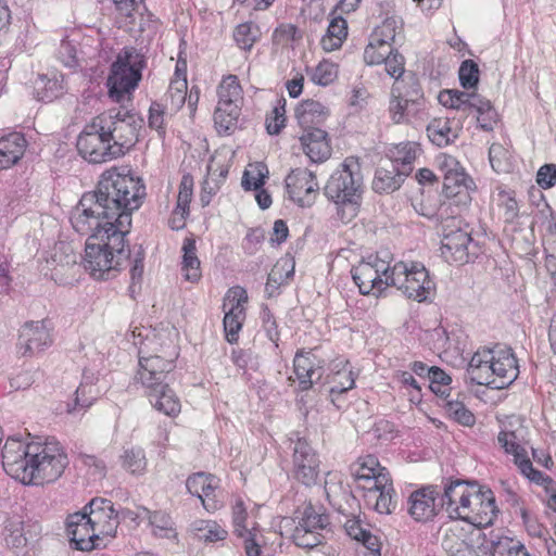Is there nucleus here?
Segmentation results:
<instances>
[{"mask_svg": "<svg viewBox=\"0 0 556 556\" xmlns=\"http://www.w3.org/2000/svg\"><path fill=\"white\" fill-rule=\"evenodd\" d=\"M144 195L141 178L131 175L128 167H111L103 172L96 190L83 194L71 213V224L78 233L111 225L129 230L131 214Z\"/></svg>", "mask_w": 556, "mask_h": 556, "instance_id": "obj_1", "label": "nucleus"}, {"mask_svg": "<svg viewBox=\"0 0 556 556\" xmlns=\"http://www.w3.org/2000/svg\"><path fill=\"white\" fill-rule=\"evenodd\" d=\"M144 195L141 178L131 175L128 167H111L103 172L96 190L83 194L71 213V224L78 233L111 225L129 230L131 214Z\"/></svg>", "mask_w": 556, "mask_h": 556, "instance_id": "obj_2", "label": "nucleus"}, {"mask_svg": "<svg viewBox=\"0 0 556 556\" xmlns=\"http://www.w3.org/2000/svg\"><path fill=\"white\" fill-rule=\"evenodd\" d=\"M1 457L4 471L27 485L54 482L68 465L67 454L54 440L24 442L10 438L1 450Z\"/></svg>", "mask_w": 556, "mask_h": 556, "instance_id": "obj_3", "label": "nucleus"}, {"mask_svg": "<svg viewBox=\"0 0 556 556\" xmlns=\"http://www.w3.org/2000/svg\"><path fill=\"white\" fill-rule=\"evenodd\" d=\"M129 232L118 226H100L90 230L86 240L84 266L96 279H110L126 264L129 250L125 237Z\"/></svg>", "mask_w": 556, "mask_h": 556, "instance_id": "obj_4", "label": "nucleus"}, {"mask_svg": "<svg viewBox=\"0 0 556 556\" xmlns=\"http://www.w3.org/2000/svg\"><path fill=\"white\" fill-rule=\"evenodd\" d=\"M350 472L363 491L365 503L379 514H391L396 507L395 491L390 472L374 455L359 457L350 466Z\"/></svg>", "mask_w": 556, "mask_h": 556, "instance_id": "obj_5", "label": "nucleus"}, {"mask_svg": "<svg viewBox=\"0 0 556 556\" xmlns=\"http://www.w3.org/2000/svg\"><path fill=\"white\" fill-rule=\"evenodd\" d=\"M363 191L364 179L361 164L354 156H349L343 161L331 174L324 188L328 200L337 205L349 207L350 218L356 215Z\"/></svg>", "mask_w": 556, "mask_h": 556, "instance_id": "obj_6", "label": "nucleus"}, {"mask_svg": "<svg viewBox=\"0 0 556 556\" xmlns=\"http://www.w3.org/2000/svg\"><path fill=\"white\" fill-rule=\"evenodd\" d=\"M144 67V56L135 48H124L111 65L108 77L109 96L124 101L138 86Z\"/></svg>", "mask_w": 556, "mask_h": 556, "instance_id": "obj_7", "label": "nucleus"}, {"mask_svg": "<svg viewBox=\"0 0 556 556\" xmlns=\"http://www.w3.org/2000/svg\"><path fill=\"white\" fill-rule=\"evenodd\" d=\"M152 340L147 339L139 349V368L136 374V381L140 382L147 390L154 391L167 384L168 375L175 368V361L178 352L174 345L166 350H157L150 354Z\"/></svg>", "mask_w": 556, "mask_h": 556, "instance_id": "obj_8", "label": "nucleus"}, {"mask_svg": "<svg viewBox=\"0 0 556 556\" xmlns=\"http://www.w3.org/2000/svg\"><path fill=\"white\" fill-rule=\"evenodd\" d=\"M392 260L389 252L380 251L363 257L352 267L351 275L361 294L374 293L378 295L388 287H391Z\"/></svg>", "mask_w": 556, "mask_h": 556, "instance_id": "obj_9", "label": "nucleus"}, {"mask_svg": "<svg viewBox=\"0 0 556 556\" xmlns=\"http://www.w3.org/2000/svg\"><path fill=\"white\" fill-rule=\"evenodd\" d=\"M391 287H395L406 298L424 302L435 289L434 281L421 263L403 261L395 262L390 276Z\"/></svg>", "mask_w": 556, "mask_h": 556, "instance_id": "obj_10", "label": "nucleus"}, {"mask_svg": "<svg viewBox=\"0 0 556 556\" xmlns=\"http://www.w3.org/2000/svg\"><path fill=\"white\" fill-rule=\"evenodd\" d=\"M117 156H122L138 140L139 125L135 115L121 110H110L97 116Z\"/></svg>", "mask_w": 556, "mask_h": 556, "instance_id": "obj_11", "label": "nucleus"}, {"mask_svg": "<svg viewBox=\"0 0 556 556\" xmlns=\"http://www.w3.org/2000/svg\"><path fill=\"white\" fill-rule=\"evenodd\" d=\"M299 521L292 532V541L302 548H314L325 540L321 533L329 525V517L318 513L311 504L306 505L298 517Z\"/></svg>", "mask_w": 556, "mask_h": 556, "instance_id": "obj_12", "label": "nucleus"}, {"mask_svg": "<svg viewBox=\"0 0 556 556\" xmlns=\"http://www.w3.org/2000/svg\"><path fill=\"white\" fill-rule=\"evenodd\" d=\"M97 117L84 128L77 139L79 154L90 163H103L118 157L108 136L100 129Z\"/></svg>", "mask_w": 556, "mask_h": 556, "instance_id": "obj_13", "label": "nucleus"}, {"mask_svg": "<svg viewBox=\"0 0 556 556\" xmlns=\"http://www.w3.org/2000/svg\"><path fill=\"white\" fill-rule=\"evenodd\" d=\"M290 440L294 442L293 447V475L294 478L305 485L316 483L319 473V458L315 450L298 433H292Z\"/></svg>", "mask_w": 556, "mask_h": 556, "instance_id": "obj_14", "label": "nucleus"}, {"mask_svg": "<svg viewBox=\"0 0 556 556\" xmlns=\"http://www.w3.org/2000/svg\"><path fill=\"white\" fill-rule=\"evenodd\" d=\"M478 485L463 480H454L444 486L440 498V506L451 519H462L468 516V507Z\"/></svg>", "mask_w": 556, "mask_h": 556, "instance_id": "obj_15", "label": "nucleus"}, {"mask_svg": "<svg viewBox=\"0 0 556 556\" xmlns=\"http://www.w3.org/2000/svg\"><path fill=\"white\" fill-rule=\"evenodd\" d=\"M497 442L506 454L514 456L515 465L526 478L536 484H542L545 481L544 475L533 468L527 451L520 444V438L517 431L508 429L505 426L497 434Z\"/></svg>", "mask_w": 556, "mask_h": 556, "instance_id": "obj_16", "label": "nucleus"}, {"mask_svg": "<svg viewBox=\"0 0 556 556\" xmlns=\"http://www.w3.org/2000/svg\"><path fill=\"white\" fill-rule=\"evenodd\" d=\"M285 182L290 200L302 207H309L314 204L319 186L313 172L306 168L292 169Z\"/></svg>", "mask_w": 556, "mask_h": 556, "instance_id": "obj_17", "label": "nucleus"}, {"mask_svg": "<svg viewBox=\"0 0 556 556\" xmlns=\"http://www.w3.org/2000/svg\"><path fill=\"white\" fill-rule=\"evenodd\" d=\"M479 253V247L471 236L462 229L445 233L441 242V254L448 263L464 265Z\"/></svg>", "mask_w": 556, "mask_h": 556, "instance_id": "obj_18", "label": "nucleus"}, {"mask_svg": "<svg viewBox=\"0 0 556 556\" xmlns=\"http://www.w3.org/2000/svg\"><path fill=\"white\" fill-rule=\"evenodd\" d=\"M247 302V291L239 286L230 288L225 295L223 304L225 316L223 324L226 338L230 343L238 339V333L241 330L245 317L243 305Z\"/></svg>", "mask_w": 556, "mask_h": 556, "instance_id": "obj_19", "label": "nucleus"}, {"mask_svg": "<svg viewBox=\"0 0 556 556\" xmlns=\"http://www.w3.org/2000/svg\"><path fill=\"white\" fill-rule=\"evenodd\" d=\"M65 525L73 548L88 552L97 546L96 541L99 540L98 525L87 517L86 511H76L68 515Z\"/></svg>", "mask_w": 556, "mask_h": 556, "instance_id": "obj_20", "label": "nucleus"}, {"mask_svg": "<svg viewBox=\"0 0 556 556\" xmlns=\"http://www.w3.org/2000/svg\"><path fill=\"white\" fill-rule=\"evenodd\" d=\"M472 186L473 181L465 173L464 168L445 175L443 177V192L448 201L443 202L435 213H422V215L428 217L437 216L438 218L446 217L447 214L445 207L451 206L453 202H455L454 199L458 198L459 201L465 204L470 201L469 191L472 189Z\"/></svg>", "mask_w": 556, "mask_h": 556, "instance_id": "obj_21", "label": "nucleus"}, {"mask_svg": "<svg viewBox=\"0 0 556 556\" xmlns=\"http://www.w3.org/2000/svg\"><path fill=\"white\" fill-rule=\"evenodd\" d=\"M470 502L468 516L464 515L462 520L479 528L492 525L497 514L493 492L478 486Z\"/></svg>", "mask_w": 556, "mask_h": 556, "instance_id": "obj_22", "label": "nucleus"}, {"mask_svg": "<svg viewBox=\"0 0 556 556\" xmlns=\"http://www.w3.org/2000/svg\"><path fill=\"white\" fill-rule=\"evenodd\" d=\"M293 370L300 389L306 391L321 379L324 375L323 361L312 352L299 351L293 359Z\"/></svg>", "mask_w": 556, "mask_h": 556, "instance_id": "obj_23", "label": "nucleus"}, {"mask_svg": "<svg viewBox=\"0 0 556 556\" xmlns=\"http://www.w3.org/2000/svg\"><path fill=\"white\" fill-rule=\"evenodd\" d=\"M52 342L46 320L25 323L20 330L18 346L23 355L40 352Z\"/></svg>", "mask_w": 556, "mask_h": 556, "instance_id": "obj_24", "label": "nucleus"}, {"mask_svg": "<svg viewBox=\"0 0 556 556\" xmlns=\"http://www.w3.org/2000/svg\"><path fill=\"white\" fill-rule=\"evenodd\" d=\"M492 355L490 348L479 349L471 357L467 372L470 381L478 386H488L493 389H498L497 378L494 377Z\"/></svg>", "mask_w": 556, "mask_h": 556, "instance_id": "obj_25", "label": "nucleus"}, {"mask_svg": "<svg viewBox=\"0 0 556 556\" xmlns=\"http://www.w3.org/2000/svg\"><path fill=\"white\" fill-rule=\"evenodd\" d=\"M494 377L497 378L498 389H503L514 382L519 374L517 359L513 350L508 346L495 345L491 349Z\"/></svg>", "mask_w": 556, "mask_h": 556, "instance_id": "obj_26", "label": "nucleus"}, {"mask_svg": "<svg viewBox=\"0 0 556 556\" xmlns=\"http://www.w3.org/2000/svg\"><path fill=\"white\" fill-rule=\"evenodd\" d=\"M438 492L433 486H425L413 492L408 498V513L416 521L431 520L438 514L435 503Z\"/></svg>", "mask_w": 556, "mask_h": 556, "instance_id": "obj_27", "label": "nucleus"}, {"mask_svg": "<svg viewBox=\"0 0 556 556\" xmlns=\"http://www.w3.org/2000/svg\"><path fill=\"white\" fill-rule=\"evenodd\" d=\"M304 153L313 163H323L331 155V146L326 130L308 129L300 136Z\"/></svg>", "mask_w": 556, "mask_h": 556, "instance_id": "obj_28", "label": "nucleus"}, {"mask_svg": "<svg viewBox=\"0 0 556 556\" xmlns=\"http://www.w3.org/2000/svg\"><path fill=\"white\" fill-rule=\"evenodd\" d=\"M328 116L329 110L315 100H304L295 109V117L303 131L320 128Z\"/></svg>", "mask_w": 556, "mask_h": 556, "instance_id": "obj_29", "label": "nucleus"}, {"mask_svg": "<svg viewBox=\"0 0 556 556\" xmlns=\"http://www.w3.org/2000/svg\"><path fill=\"white\" fill-rule=\"evenodd\" d=\"M441 545L448 556L458 548H462L469 541H473V536L477 535V540L481 536L479 530H472L470 533L458 522L452 521L441 527Z\"/></svg>", "mask_w": 556, "mask_h": 556, "instance_id": "obj_30", "label": "nucleus"}, {"mask_svg": "<svg viewBox=\"0 0 556 556\" xmlns=\"http://www.w3.org/2000/svg\"><path fill=\"white\" fill-rule=\"evenodd\" d=\"M27 147L25 137L20 132H11L0 138V170L15 165L24 155Z\"/></svg>", "mask_w": 556, "mask_h": 556, "instance_id": "obj_31", "label": "nucleus"}, {"mask_svg": "<svg viewBox=\"0 0 556 556\" xmlns=\"http://www.w3.org/2000/svg\"><path fill=\"white\" fill-rule=\"evenodd\" d=\"M327 382L331 384V394H342L355 386V375L345 359H337L331 365V374L327 376Z\"/></svg>", "mask_w": 556, "mask_h": 556, "instance_id": "obj_32", "label": "nucleus"}, {"mask_svg": "<svg viewBox=\"0 0 556 556\" xmlns=\"http://www.w3.org/2000/svg\"><path fill=\"white\" fill-rule=\"evenodd\" d=\"M406 176L407 170H400L396 165L379 167L375 174L372 189L379 193H391L401 187Z\"/></svg>", "mask_w": 556, "mask_h": 556, "instance_id": "obj_33", "label": "nucleus"}, {"mask_svg": "<svg viewBox=\"0 0 556 556\" xmlns=\"http://www.w3.org/2000/svg\"><path fill=\"white\" fill-rule=\"evenodd\" d=\"M147 395L153 407L164 415L176 416L180 412V401L168 383L154 391H149Z\"/></svg>", "mask_w": 556, "mask_h": 556, "instance_id": "obj_34", "label": "nucleus"}, {"mask_svg": "<svg viewBox=\"0 0 556 556\" xmlns=\"http://www.w3.org/2000/svg\"><path fill=\"white\" fill-rule=\"evenodd\" d=\"M182 261H181V273L187 281L192 283L198 282L201 279V263L197 256L195 240L193 238H186L182 247Z\"/></svg>", "mask_w": 556, "mask_h": 556, "instance_id": "obj_35", "label": "nucleus"}, {"mask_svg": "<svg viewBox=\"0 0 556 556\" xmlns=\"http://www.w3.org/2000/svg\"><path fill=\"white\" fill-rule=\"evenodd\" d=\"M420 153V147L414 141L401 142L389 149L388 155L391 165H396L400 170H407V175L412 172V164Z\"/></svg>", "mask_w": 556, "mask_h": 556, "instance_id": "obj_36", "label": "nucleus"}, {"mask_svg": "<svg viewBox=\"0 0 556 556\" xmlns=\"http://www.w3.org/2000/svg\"><path fill=\"white\" fill-rule=\"evenodd\" d=\"M218 108L240 109L242 102V88L237 76L225 77L218 86Z\"/></svg>", "mask_w": 556, "mask_h": 556, "instance_id": "obj_37", "label": "nucleus"}, {"mask_svg": "<svg viewBox=\"0 0 556 556\" xmlns=\"http://www.w3.org/2000/svg\"><path fill=\"white\" fill-rule=\"evenodd\" d=\"M450 118H435L427 127L428 138L438 147H445L458 138L459 129Z\"/></svg>", "mask_w": 556, "mask_h": 556, "instance_id": "obj_38", "label": "nucleus"}, {"mask_svg": "<svg viewBox=\"0 0 556 556\" xmlns=\"http://www.w3.org/2000/svg\"><path fill=\"white\" fill-rule=\"evenodd\" d=\"M392 94L397 98L402 97L404 101L410 103V106L416 108L418 111L424 104V93L420 84L415 77L395 80L392 86Z\"/></svg>", "mask_w": 556, "mask_h": 556, "instance_id": "obj_39", "label": "nucleus"}, {"mask_svg": "<svg viewBox=\"0 0 556 556\" xmlns=\"http://www.w3.org/2000/svg\"><path fill=\"white\" fill-rule=\"evenodd\" d=\"M403 33V22L400 17H387L379 26L375 28L370 36V40L378 43H384L393 47L397 37Z\"/></svg>", "mask_w": 556, "mask_h": 556, "instance_id": "obj_40", "label": "nucleus"}, {"mask_svg": "<svg viewBox=\"0 0 556 556\" xmlns=\"http://www.w3.org/2000/svg\"><path fill=\"white\" fill-rule=\"evenodd\" d=\"M142 513L149 520V525L152 528V532L155 536L174 539L176 538V529L172 517L165 511H151L143 507Z\"/></svg>", "mask_w": 556, "mask_h": 556, "instance_id": "obj_41", "label": "nucleus"}, {"mask_svg": "<svg viewBox=\"0 0 556 556\" xmlns=\"http://www.w3.org/2000/svg\"><path fill=\"white\" fill-rule=\"evenodd\" d=\"M65 91L63 75L53 74L51 77L41 76L37 81L36 92L38 99L51 102L61 97Z\"/></svg>", "mask_w": 556, "mask_h": 556, "instance_id": "obj_42", "label": "nucleus"}, {"mask_svg": "<svg viewBox=\"0 0 556 556\" xmlns=\"http://www.w3.org/2000/svg\"><path fill=\"white\" fill-rule=\"evenodd\" d=\"M348 36V24L342 17H334L328 28L326 35L321 38V47L325 51L331 52L339 49L343 40Z\"/></svg>", "mask_w": 556, "mask_h": 556, "instance_id": "obj_43", "label": "nucleus"}, {"mask_svg": "<svg viewBox=\"0 0 556 556\" xmlns=\"http://www.w3.org/2000/svg\"><path fill=\"white\" fill-rule=\"evenodd\" d=\"M192 530L200 540L205 542L223 541L228 534L216 521L212 520H197L192 523Z\"/></svg>", "mask_w": 556, "mask_h": 556, "instance_id": "obj_44", "label": "nucleus"}, {"mask_svg": "<svg viewBox=\"0 0 556 556\" xmlns=\"http://www.w3.org/2000/svg\"><path fill=\"white\" fill-rule=\"evenodd\" d=\"M144 251L141 245L135 247L132 252L129 251V257L126 263H130V286L129 291L131 294L136 292L137 289L140 288L142 276H143V261H144Z\"/></svg>", "mask_w": 556, "mask_h": 556, "instance_id": "obj_45", "label": "nucleus"}, {"mask_svg": "<svg viewBox=\"0 0 556 556\" xmlns=\"http://www.w3.org/2000/svg\"><path fill=\"white\" fill-rule=\"evenodd\" d=\"M101 390L97 386L79 384L75 392L74 405H68V413L86 410L100 395Z\"/></svg>", "mask_w": 556, "mask_h": 556, "instance_id": "obj_46", "label": "nucleus"}, {"mask_svg": "<svg viewBox=\"0 0 556 556\" xmlns=\"http://www.w3.org/2000/svg\"><path fill=\"white\" fill-rule=\"evenodd\" d=\"M241 109L216 108L214 123L218 134L230 135L237 127V121Z\"/></svg>", "mask_w": 556, "mask_h": 556, "instance_id": "obj_47", "label": "nucleus"}, {"mask_svg": "<svg viewBox=\"0 0 556 556\" xmlns=\"http://www.w3.org/2000/svg\"><path fill=\"white\" fill-rule=\"evenodd\" d=\"M260 36V27L252 22L238 25L233 31V38L237 45L243 50H251Z\"/></svg>", "mask_w": 556, "mask_h": 556, "instance_id": "obj_48", "label": "nucleus"}, {"mask_svg": "<svg viewBox=\"0 0 556 556\" xmlns=\"http://www.w3.org/2000/svg\"><path fill=\"white\" fill-rule=\"evenodd\" d=\"M491 543V556H529L525 546L510 538H498V540Z\"/></svg>", "mask_w": 556, "mask_h": 556, "instance_id": "obj_49", "label": "nucleus"}, {"mask_svg": "<svg viewBox=\"0 0 556 556\" xmlns=\"http://www.w3.org/2000/svg\"><path fill=\"white\" fill-rule=\"evenodd\" d=\"M96 525L100 526L106 516L114 514L115 509L111 501L106 498H92L83 509Z\"/></svg>", "mask_w": 556, "mask_h": 556, "instance_id": "obj_50", "label": "nucleus"}, {"mask_svg": "<svg viewBox=\"0 0 556 556\" xmlns=\"http://www.w3.org/2000/svg\"><path fill=\"white\" fill-rule=\"evenodd\" d=\"M428 378L430 381L429 388L434 394L441 397L450 395L452 378L444 370L437 366H432L430 367V370H428Z\"/></svg>", "mask_w": 556, "mask_h": 556, "instance_id": "obj_51", "label": "nucleus"}, {"mask_svg": "<svg viewBox=\"0 0 556 556\" xmlns=\"http://www.w3.org/2000/svg\"><path fill=\"white\" fill-rule=\"evenodd\" d=\"M122 466L132 475H141L146 470L147 462L143 450L132 447L122 455Z\"/></svg>", "mask_w": 556, "mask_h": 556, "instance_id": "obj_52", "label": "nucleus"}, {"mask_svg": "<svg viewBox=\"0 0 556 556\" xmlns=\"http://www.w3.org/2000/svg\"><path fill=\"white\" fill-rule=\"evenodd\" d=\"M389 112L392 121L396 124L406 122L409 117L415 116L419 111L410 106V103L397 98L391 93V100L389 105Z\"/></svg>", "mask_w": 556, "mask_h": 556, "instance_id": "obj_53", "label": "nucleus"}, {"mask_svg": "<svg viewBox=\"0 0 556 556\" xmlns=\"http://www.w3.org/2000/svg\"><path fill=\"white\" fill-rule=\"evenodd\" d=\"M444 409L447 416L463 426H472L475 424V415L466 408L463 402L459 401H446Z\"/></svg>", "mask_w": 556, "mask_h": 556, "instance_id": "obj_54", "label": "nucleus"}, {"mask_svg": "<svg viewBox=\"0 0 556 556\" xmlns=\"http://www.w3.org/2000/svg\"><path fill=\"white\" fill-rule=\"evenodd\" d=\"M393 51V47L369 40L364 51V61L368 65H378L383 63Z\"/></svg>", "mask_w": 556, "mask_h": 556, "instance_id": "obj_55", "label": "nucleus"}, {"mask_svg": "<svg viewBox=\"0 0 556 556\" xmlns=\"http://www.w3.org/2000/svg\"><path fill=\"white\" fill-rule=\"evenodd\" d=\"M489 159L492 168L496 173H507L510 170V155L502 144L493 143L490 147Z\"/></svg>", "mask_w": 556, "mask_h": 556, "instance_id": "obj_56", "label": "nucleus"}, {"mask_svg": "<svg viewBox=\"0 0 556 556\" xmlns=\"http://www.w3.org/2000/svg\"><path fill=\"white\" fill-rule=\"evenodd\" d=\"M268 170L266 167L258 163L255 166H251L247 169L242 177V187L245 190H258L264 184L267 177Z\"/></svg>", "mask_w": 556, "mask_h": 556, "instance_id": "obj_57", "label": "nucleus"}, {"mask_svg": "<svg viewBox=\"0 0 556 556\" xmlns=\"http://www.w3.org/2000/svg\"><path fill=\"white\" fill-rule=\"evenodd\" d=\"M440 102L447 108L467 113L468 92L460 90H443L439 94Z\"/></svg>", "mask_w": 556, "mask_h": 556, "instance_id": "obj_58", "label": "nucleus"}, {"mask_svg": "<svg viewBox=\"0 0 556 556\" xmlns=\"http://www.w3.org/2000/svg\"><path fill=\"white\" fill-rule=\"evenodd\" d=\"M248 513L242 500H237L232 506V522L235 532L238 536L244 538L249 535V532H256V529L253 527L249 529L247 526Z\"/></svg>", "mask_w": 556, "mask_h": 556, "instance_id": "obj_59", "label": "nucleus"}, {"mask_svg": "<svg viewBox=\"0 0 556 556\" xmlns=\"http://www.w3.org/2000/svg\"><path fill=\"white\" fill-rule=\"evenodd\" d=\"M459 81L463 88L470 89L479 83V66L473 60L462 62L458 71Z\"/></svg>", "mask_w": 556, "mask_h": 556, "instance_id": "obj_60", "label": "nucleus"}, {"mask_svg": "<svg viewBox=\"0 0 556 556\" xmlns=\"http://www.w3.org/2000/svg\"><path fill=\"white\" fill-rule=\"evenodd\" d=\"M338 76L337 65L329 61L320 62L312 74V80L320 86H328L334 81Z\"/></svg>", "mask_w": 556, "mask_h": 556, "instance_id": "obj_61", "label": "nucleus"}, {"mask_svg": "<svg viewBox=\"0 0 556 556\" xmlns=\"http://www.w3.org/2000/svg\"><path fill=\"white\" fill-rule=\"evenodd\" d=\"M187 79L176 78L170 81L167 97L170 100L172 106L176 110L180 109L187 99Z\"/></svg>", "mask_w": 556, "mask_h": 556, "instance_id": "obj_62", "label": "nucleus"}, {"mask_svg": "<svg viewBox=\"0 0 556 556\" xmlns=\"http://www.w3.org/2000/svg\"><path fill=\"white\" fill-rule=\"evenodd\" d=\"M193 194V180L190 176L185 175L179 184V192L177 197L176 208L179 212H189V204Z\"/></svg>", "mask_w": 556, "mask_h": 556, "instance_id": "obj_63", "label": "nucleus"}, {"mask_svg": "<svg viewBox=\"0 0 556 556\" xmlns=\"http://www.w3.org/2000/svg\"><path fill=\"white\" fill-rule=\"evenodd\" d=\"M232 361L235 365L244 370H256L260 367V359L251 350L233 351Z\"/></svg>", "mask_w": 556, "mask_h": 556, "instance_id": "obj_64", "label": "nucleus"}]
</instances>
